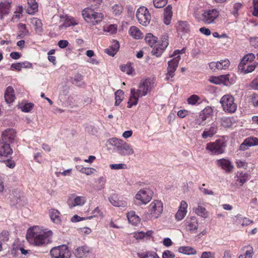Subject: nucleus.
I'll use <instances>...</instances> for the list:
<instances>
[{"label": "nucleus", "mask_w": 258, "mask_h": 258, "mask_svg": "<svg viewBox=\"0 0 258 258\" xmlns=\"http://www.w3.org/2000/svg\"><path fill=\"white\" fill-rule=\"evenodd\" d=\"M109 201L110 203L115 207H125L127 206V202L122 198H119L115 195H113L109 198Z\"/></svg>", "instance_id": "23"}, {"label": "nucleus", "mask_w": 258, "mask_h": 258, "mask_svg": "<svg viewBox=\"0 0 258 258\" xmlns=\"http://www.w3.org/2000/svg\"><path fill=\"white\" fill-rule=\"evenodd\" d=\"M51 220L56 224H59L61 221L60 214L55 209H51L49 212Z\"/></svg>", "instance_id": "33"}, {"label": "nucleus", "mask_w": 258, "mask_h": 258, "mask_svg": "<svg viewBox=\"0 0 258 258\" xmlns=\"http://www.w3.org/2000/svg\"><path fill=\"white\" fill-rule=\"evenodd\" d=\"M152 193L149 189H142L136 195V200L139 201L140 204H146L152 199Z\"/></svg>", "instance_id": "12"}, {"label": "nucleus", "mask_w": 258, "mask_h": 258, "mask_svg": "<svg viewBox=\"0 0 258 258\" xmlns=\"http://www.w3.org/2000/svg\"><path fill=\"white\" fill-rule=\"evenodd\" d=\"M19 33L18 37L20 38L24 37L25 36L29 35V31L26 28L25 24H19L18 25Z\"/></svg>", "instance_id": "40"}, {"label": "nucleus", "mask_w": 258, "mask_h": 258, "mask_svg": "<svg viewBox=\"0 0 258 258\" xmlns=\"http://www.w3.org/2000/svg\"><path fill=\"white\" fill-rule=\"evenodd\" d=\"M255 58V55L252 53H249L245 56L241 60L238 66V70H243V68L248 64L249 62H251Z\"/></svg>", "instance_id": "26"}, {"label": "nucleus", "mask_w": 258, "mask_h": 258, "mask_svg": "<svg viewBox=\"0 0 258 258\" xmlns=\"http://www.w3.org/2000/svg\"><path fill=\"white\" fill-rule=\"evenodd\" d=\"M236 163L237 166L239 168H242L244 169H246L247 168V165L244 161L242 160H237Z\"/></svg>", "instance_id": "61"}, {"label": "nucleus", "mask_w": 258, "mask_h": 258, "mask_svg": "<svg viewBox=\"0 0 258 258\" xmlns=\"http://www.w3.org/2000/svg\"><path fill=\"white\" fill-rule=\"evenodd\" d=\"M145 41L151 47L157 42V38L151 33H148L146 35Z\"/></svg>", "instance_id": "42"}, {"label": "nucleus", "mask_w": 258, "mask_h": 258, "mask_svg": "<svg viewBox=\"0 0 258 258\" xmlns=\"http://www.w3.org/2000/svg\"><path fill=\"white\" fill-rule=\"evenodd\" d=\"M234 97L230 95H224L220 99L222 108L226 112L232 113L237 110V104L235 103Z\"/></svg>", "instance_id": "5"}, {"label": "nucleus", "mask_w": 258, "mask_h": 258, "mask_svg": "<svg viewBox=\"0 0 258 258\" xmlns=\"http://www.w3.org/2000/svg\"><path fill=\"white\" fill-rule=\"evenodd\" d=\"M201 258H214V255L211 252H203Z\"/></svg>", "instance_id": "64"}, {"label": "nucleus", "mask_w": 258, "mask_h": 258, "mask_svg": "<svg viewBox=\"0 0 258 258\" xmlns=\"http://www.w3.org/2000/svg\"><path fill=\"white\" fill-rule=\"evenodd\" d=\"M124 97V93L123 91L121 90H117L115 93V105L118 106L119 103L122 101Z\"/></svg>", "instance_id": "43"}, {"label": "nucleus", "mask_w": 258, "mask_h": 258, "mask_svg": "<svg viewBox=\"0 0 258 258\" xmlns=\"http://www.w3.org/2000/svg\"><path fill=\"white\" fill-rule=\"evenodd\" d=\"M127 218L130 223L133 225H137L140 222V217L135 214L134 211H131L127 214Z\"/></svg>", "instance_id": "34"}, {"label": "nucleus", "mask_w": 258, "mask_h": 258, "mask_svg": "<svg viewBox=\"0 0 258 258\" xmlns=\"http://www.w3.org/2000/svg\"><path fill=\"white\" fill-rule=\"evenodd\" d=\"M11 3L5 1L0 4V15L1 17L8 15L10 10Z\"/></svg>", "instance_id": "32"}, {"label": "nucleus", "mask_w": 258, "mask_h": 258, "mask_svg": "<svg viewBox=\"0 0 258 258\" xmlns=\"http://www.w3.org/2000/svg\"><path fill=\"white\" fill-rule=\"evenodd\" d=\"M119 48V42L116 40H113L109 47L105 50V52L110 56H114Z\"/></svg>", "instance_id": "31"}, {"label": "nucleus", "mask_w": 258, "mask_h": 258, "mask_svg": "<svg viewBox=\"0 0 258 258\" xmlns=\"http://www.w3.org/2000/svg\"><path fill=\"white\" fill-rule=\"evenodd\" d=\"M5 98L7 103H12L15 99L14 90L11 86H9L5 93Z\"/></svg>", "instance_id": "27"}, {"label": "nucleus", "mask_w": 258, "mask_h": 258, "mask_svg": "<svg viewBox=\"0 0 258 258\" xmlns=\"http://www.w3.org/2000/svg\"><path fill=\"white\" fill-rule=\"evenodd\" d=\"M112 145L116 147L117 152L121 156H130L134 153L131 145L122 140L116 138L112 139Z\"/></svg>", "instance_id": "3"}, {"label": "nucleus", "mask_w": 258, "mask_h": 258, "mask_svg": "<svg viewBox=\"0 0 258 258\" xmlns=\"http://www.w3.org/2000/svg\"><path fill=\"white\" fill-rule=\"evenodd\" d=\"M178 251L180 253L187 255H195L197 254V251L190 246H180L178 248Z\"/></svg>", "instance_id": "38"}, {"label": "nucleus", "mask_w": 258, "mask_h": 258, "mask_svg": "<svg viewBox=\"0 0 258 258\" xmlns=\"http://www.w3.org/2000/svg\"><path fill=\"white\" fill-rule=\"evenodd\" d=\"M163 211V203L158 200L152 202L148 207V211L152 218H158L161 216Z\"/></svg>", "instance_id": "9"}, {"label": "nucleus", "mask_w": 258, "mask_h": 258, "mask_svg": "<svg viewBox=\"0 0 258 258\" xmlns=\"http://www.w3.org/2000/svg\"><path fill=\"white\" fill-rule=\"evenodd\" d=\"M130 34L136 39H140L142 37V33L140 30L135 26H132L129 30Z\"/></svg>", "instance_id": "41"}, {"label": "nucleus", "mask_w": 258, "mask_h": 258, "mask_svg": "<svg viewBox=\"0 0 258 258\" xmlns=\"http://www.w3.org/2000/svg\"><path fill=\"white\" fill-rule=\"evenodd\" d=\"M230 66V61L225 58L221 59L217 62H211L209 63V67L214 71L220 70H226L229 68Z\"/></svg>", "instance_id": "15"}, {"label": "nucleus", "mask_w": 258, "mask_h": 258, "mask_svg": "<svg viewBox=\"0 0 258 258\" xmlns=\"http://www.w3.org/2000/svg\"><path fill=\"white\" fill-rule=\"evenodd\" d=\"M121 70L128 75L132 74L134 69L131 63H127L124 66H120Z\"/></svg>", "instance_id": "49"}, {"label": "nucleus", "mask_w": 258, "mask_h": 258, "mask_svg": "<svg viewBox=\"0 0 258 258\" xmlns=\"http://www.w3.org/2000/svg\"><path fill=\"white\" fill-rule=\"evenodd\" d=\"M253 251L252 247H250L249 250H247L244 255V258H252Z\"/></svg>", "instance_id": "63"}, {"label": "nucleus", "mask_w": 258, "mask_h": 258, "mask_svg": "<svg viewBox=\"0 0 258 258\" xmlns=\"http://www.w3.org/2000/svg\"><path fill=\"white\" fill-rule=\"evenodd\" d=\"M16 132L13 128L6 130L2 133V139L4 142L12 143L15 139Z\"/></svg>", "instance_id": "17"}, {"label": "nucleus", "mask_w": 258, "mask_h": 258, "mask_svg": "<svg viewBox=\"0 0 258 258\" xmlns=\"http://www.w3.org/2000/svg\"><path fill=\"white\" fill-rule=\"evenodd\" d=\"M83 77L80 74L75 76L73 83L77 86H81L83 84Z\"/></svg>", "instance_id": "52"}, {"label": "nucleus", "mask_w": 258, "mask_h": 258, "mask_svg": "<svg viewBox=\"0 0 258 258\" xmlns=\"http://www.w3.org/2000/svg\"><path fill=\"white\" fill-rule=\"evenodd\" d=\"M217 165L227 172H231L234 168L231 162L228 159L222 158L216 161Z\"/></svg>", "instance_id": "18"}, {"label": "nucleus", "mask_w": 258, "mask_h": 258, "mask_svg": "<svg viewBox=\"0 0 258 258\" xmlns=\"http://www.w3.org/2000/svg\"><path fill=\"white\" fill-rule=\"evenodd\" d=\"M31 23L35 26V30L37 33L40 34L42 33L43 31L42 24L40 19L37 18H33L31 19Z\"/></svg>", "instance_id": "36"}, {"label": "nucleus", "mask_w": 258, "mask_h": 258, "mask_svg": "<svg viewBox=\"0 0 258 258\" xmlns=\"http://www.w3.org/2000/svg\"><path fill=\"white\" fill-rule=\"evenodd\" d=\"M53 258H70L71 253L66 245L54 247L50 251Z\"/></svg>", "instance_id": "8"}, {"label": "nucleus", "mask_w": 258, "mask_h": 258, "mask_svg": "<svg viewBox=\"0 0 258 258\" xmlns=\"http://www.w3.org/2000/svg\"><path fill=\"white\" fill-rule=\"evenodd\" d=\"M194 212L199 216L204 218H206L209 215V212L206 208L202 206L200 204L197 207L193 209Z\"/></svg>", "instance_id": "28"}, {"label": "nucleus", "mask_w": 258, "mask_h": 258, "mask_svg": "<svg viewBox=\"0 0 258 258\" xmlns=\"http://www.w3.org/2000/svg\"><path fill=\"white\" fill-rule=\"evenodd\" d=\"M258 145V138L256 137H250L246 139L243 143L240 146V150H244L248 147Z\"/></svg>", "instance_id": "24"}, {"label": "nucleus", "mask_w": 258, "mask_h": 258, "mask_svg": "<svg viewBox=\"0 0 258 258\" xmlns=\"http://www.w3.org/2000/svg\"><path fill=\"white\" fill-rule=\"evenodd\" d=\"M28 7L27 9V12L29 14H33L38 10V4L36 0H27Z\"/></svg>", "instance_id": "35"}, {"label": "nucleus", "mask_w": 258, "mask_h": 258, "mask_svg": "<svg viewBox=\"0 0 258 258\" xmlns=\"http://www.w3.org/2000/svg\"><path fill=\"white\" fill-rule=\"evenodd\" d=\"M22 7H19L14 12V14L12 18V20L13 21H18L19 20L22 16Z\"/></svg>", "instance_id": "45"}, {"label": "nucleus", "mask_w": 258, "mask_h": 258, "mask_svg": "<svg viewBox=\"0 0 258 258\" xmlns=\"http://www.w3.org/2000/svg\"><path fill=\"white\" fill-rule=\"evenodd\" d=\"M187 204L186 202L182 201L180 203L179 209L175 216V219L177 221H180L185 217L187 214Z\"/></svg>", "instance_id": "19"}, {"label": "nucleus", "mask_w": 258, "mask_h": 258, "mask_svg": "<svg viewBox=\"0 0 258 258\" xmlns=\"http://www.w3.org/2000/svg\"><path fill=\"white\" fill-rule=\"evenodd\" d=\"M112 13L115 16H119L121 14L123 8L120 4H115L112 7Z\"/></svg>", "instance_id": "47"}, {"label": "nucleus", "mask_w": 258, "mask_h": 258, "mask_svg": "<svg viewBox=\"0 0 258 258\" xmlns=\"http://www.w3.org/2000/svg\"><path fill=\"white\" fill-rule=\"evenodd\" d=\"M104 30L110 34H113L116 33L117 31V27L115 25H110L105 28Z\"/></svg>", "instance_id": "55"}, {"label": "nucleus", "mask_w": 258, "mask_h": 258, "mask_svg": "<svg viewBox=\"0 0 258 258\" xmlns=\"http://www.w3.org/2000/svg\"><path fill=\"white\" fill-rule=\"evenodd\" d=\"M212 112V110L211 108H206L203 110L202 113L200 115L199 124L204 125V123H203V122L205 121L209 116H210Z\"/></svg>", "instance_id": "37"}, {"label": "nucleus", "mask_w": 258, "mask_h": 258, "mask_svg": "<svg viewBox=\"0 0 258 258\" xmlns=\"http://www.w3.org/2000/svg\"><path fill=\"white\" fill-rule=\"evenodd\" d=\"M185 52V48H183L181 50H175L173 53L170 55V57H173V58L168 62L167 75L171 78L173 77L174 76V73L176 70L179 61L181 59L180 54H183Z\"/></svg>", "instance_id": "2"}, {"label": "nucleus", "mask_w": 258, "mask_h": 258, "mask_svg": "<svg viewBox=\"0 0 258 258\" xmlns=\"http://www.w3.org/2000/svg\"><path fill=\"white\" fill-rule=\"evenodd\" d=\"M81 173H85L87 175H89L94 173L96 171L94 168L90 167H84Z\"/></svg>", "instance_id": "57"}, {"label": "nucleus", "mask_w": 258, "mask_h": 258, "mask_svg": "<svg viewBox=\"0 0 258 258\" xmlns=\"http://www.w3.org/2000/svg\"><path fill=\"white\" fill-rule=\"evenodd\" d=\"M217 130L218 127L217 124L215 123H213L211 124L210 127L205 128L202 135V137L204 139H206L208 138H211L216 134Z\"/></svg>", "instance_id": "20"}, {"label": "nucleus", "mask_w": 258, "mask_h": 258, "mask_svg": "<svg viewBox=\"0 0 258 258\" xmlns=\"http://www.w3.org/2000/svg\"><path fill=\"white\" fill-rule=\"evenodd\" d=\"M177 31L181 36L188 33L189 25L186 21H179L176 25Z\"/></svg>", "instance_id": "25"}, {"label": "nucleus", "mask_w": 258, "mask_h": 258, "mask_svg": "<svg viewBox=\"0 0 258 258\" xmlns=\"http://www.w3.org/2000/svg\"><path fill=\"white\" fill-rule=\"evenodd\" d=\"M185 227L186 230L191 233H196L199 226L197 218L195 216L187 217L184 221Z\"/></svg>", "instance_id": "14"}, {"label": "nucleus", "mask_w": 258, "mask_h": 258, "mask_svg": "<svg viewBox=\"0 0 258 258\" xmlns=\"http://www.w3.org/2000/svg\"><path fill=\"white\" fill-rule=\"evenodd\" d=\"M226 143L223 140H218L214 142L208 143L206 149L215 154H221L224 152Z\"/></svg>", "instance_id": "10"}, {"label": "nucleus", "mask_w": 258, "mask_h": 258, "mask_svg": "<svg viewBox=\"0 0 258 258\" xmlns=\"http://www.w3.org/2000/svg\"><path fill=\"white\" fill-rule=\"evenodd\" d=\"M175 255L168 250H165L162 254V258H174Z\"/></svg>", "instance_id": "58"}, {"label": "nucleus", "mask_w": 258, "mask_h": 258, "mask_svg": "<svg viewBox=\"0 0 258 258\" xmlns=\"http://www.w3.org/2000/svg\"><path fill=\"white\" fill-rule=\"evenodd\" d=\"M168 0H153V4L156 8H162L167 3Z\"/></svg>", "instance_id": "50"}, {"label": "nucleus", "mask_w": 258, "mask_h": 258, "mask_svg": "<svg viewBox=\"0 0 258 258\" xmlns=\"http://www.w3.org/2000/svg\"><path fill=\"white\" fill-rule=\"evenodd\" d=\"M220 14L217 9H210L203 10L201 17V20L206 24L215 23Z\"/></svg>", "instance_id": "6"}, {"label": "nucleus", "mask_w": 258, "mask_h": 258, "mask_svg": "<svg viewBox=\"0 0 258 258\" xmlns=\"http://www.w3.org/2000/svg\"><path fill=\"white\" fill-rule=\"evenodd\" d=\"M221 125L224 127H229L231 126V119L228 117H223L221 119Z\"/></svg>", "instance_id": "53"}, {"label": "nucleus", "mask_w": 258, "mask_h": 258, "mask_svg": "<svg viewBox=\"0 0 258 258\" xmlns=\"http://www.w3.org/2000/svg\"><path fill=\"white\" fill-rule=\"evenodd\" d=\"M253 11L252 14L258 17V0H253Z\"/></svg>", "instance_id": "59"}, {"label": "nucleus", "mask_w": 258, "mask_h": 258, "mask_svg": "<svg viewBox=\"0 0 258 258\" xmlns=\"http://www.w3.org/2000/svg\"><path fill=\"white\" fill-rule=\"evenodd\" d=\"M109 167L111 169L113 170H118L126 168V165L123 163L110 164Z\"/></svg>", "instance_id": "54"}, {"label": "nucleus", "mask_w": 258, "mask_h": 258, "mask_svg": "<svg viewBox=\"0 0 258 258\" xmlns=\"http://www.w3.org/2000/svg\"><path fill=\"white\" fill-rule=\"evenodd\" d=\"M236 78L234 74H227L220 76V84L229 86L235 83Z\"/></svg>", "instance_id": "22"}, {"label": "nucleus", "mask_w": 258, "mask_h": 258, "mask_svg": "<svg viewBox=\"0 0 258 258\" xmlns=\"http://www.w3.org/2000/svg\"><path fill=\"white\" fill-rule=\"evenodd\" d=\"M249 86L253 90H258V76L250 82Z\"/></svg>", "instance_id": "56"}, {"label": "nucleus", "mask_w": 258, "mask_h": 258, "mask_svg": "<svg viewBox=\"0 0 258 258\" xmlns=\"http://www.w3.org/2000/svg\"><path fill=\"white\" fill-rule=\"evenodd\" d=\"M12 154L9 143H0V158L9 157Z\"/></svg>", "instance_id": "21"}, {"label": "nucleus", "mask_w": 258, "mask_h": 258, "mask_svg": "<svg viewBox=\"0 0 258 258\" xmlns=\"http://www.w3.org/2000/svg\"><path fill=\"white\" fill-rule=\"evenodd\" d=\"M172 16V6L168 5L164 9V22L168 25L170 24Z\"/></svg>", "instance_id": "29"}, {"label": "nucleus", "mask_w": 258, "mask_h": 258, "mask_svg": "<svg viewBox=\"0 0 258 258\" xmlns=\"http://www.w3.org/2000/svg\"><path fill=\"white\" fill-rule=\"evenodd\" d=\"M257 64V63L256 62H253L250 65L248 64L243 68V70H239V71L244 74L251 73L255 70Z\"/></svg>", "instance_id": "44"}, {"label": "nucleus", "mask_w": 258, "mask_h": 258, "mask_svg": "<svg viewBox=\"0 0 258 258\" xmlns=\"http://www.w3.org/2000/svg\"><path fill=\"white\" fill-rule=\"evenodd\" d=\"M152 81L150 79H147L142 81L137 90L135 89V93L140 97L145 96L148 91L151 88Z\"/></svg>", "instance_id": "13"}, {"label": "nucleus", "mask_w": 258, "mask_h": 258, "mask_svg": "<svg viewBox=\"0 0 258 258\" xmlns=\"http://www.w3.org/2000/svg\"><path fill=\"white\" fill-rule=\"evenodd\" d=\"M78 24V20H77L73 17H69L66 19L65 23H64V26L67 27H70L71 26H75L77 25Z\"/></svg>", "instance_id": "48"}, {"label": "nucleus", "mask_w": 258, "mask_h": 258, "mask_svg": "<svg viewBox=\"0 0 258 258\" xmlns=\"http://www.w3.org/2000/svg\"><path fill=\"white\" fill-rule=\"evenodd\" d=\"M82 15L86 22L91 23L93 25L101 22L103 19V15L102 13L95 12L93 9L90 8L83 10Z\"/></svg>", "instance_id": "4"}, {"label": "nucleus", "mask_w": 258, "mask_h": 258, "mask_svg": "<svg viewBox=\"0 0 258 258\" xmlns=\"http://www.w3.org/2000/svg\"><path fill=\"white\" fill-rule=\"evenodd\" d=\"M51 231L44 232L34 226L28 230L26 238L29 243L36 246H41L51 242Z\"/></svg>", "instance_id": "1"}, {"label": "nucleus", "mask_w": 258, "mask_h": 258, "mask_svg": "<svg viewBox=\"0 0 258 258\" xmlns=\"http://www.w3.org/2000/svg\"><path fill=\"white\" fill-rule=\"evenodd\" d=\"M136 17L139 23L144 26L148 25L151 20V16L147 8L143 6L138 9Z\"/></svg>", "instance_id": "11"}, {"label": "nucleus", "mask_w": 258, "mask_h": 258, "mask_svg": "<svg viewBox=\"0 0 258 258\" xmlns=\"http://www.w3.org/2000/svg\"><path fill=\"white\" fill-rule=\"evenodd\" d=\"M34 106V104L31 103H27L25 104H21L20 105V108L23 112H30Z\"/></svg>", "instance_id": "46"}, {"label": "nucleus", "mask_w": 258, "mask_h": 258, "mask_svg": "<svg viewBox=\"0 0 258 258\" xmlns=\"http://www.w3.org/2000/svg\"><path fill=\"white\" fill-rule=\"evenodd\" d=\"M168 44V36L166 34H163L161 37V40L153 48L151 54L157 57L161 56Z\"/></svg>", "instance_id": "7"}, {"label": "nucleus", "mask_w": 258, "mask_h": 258, "mask_svg": "<svg viewBox=\"0 0 258 258\" xmlns=\"http://www.w3.org/2000/svg\"><path fill=\"white\" fill-rule=\"evenodd\" d=\"M89 252V248L86 246H80L75 250V254L78 258H81Z\"/></svg>", "instance_id": "39"}, {"label": "nucleus", "mask_w": 258, "mask_h": 258, "mask_svg": "<svg viewBox=\"0 0 258 258\" xmlns=\"http://www.w3.org/2000/svg\"><path fill=\"white\" fill-rule=\"evenodd\" d=\"M86 202V198L84 196H76L74 199L70 198L68 205L71 209L76 206H82Z\"/></svg>", "instance_id": "16"}, {"label": "nucleus", "mask_w": 258, "mask_h": 258, "mask_svg": "<svg viewBox=\"0 0 258 258\" xmlns=\"http://www.w3.org/2000/svg\"><path fill=\"white\" fill-rule=\"evenodd\" d=\"M69 45V42L66 40H60L58 42V46L61 48H64Z\"/></svg>", "instance_id": "60"}, {"label": "nucleus", "mask_w": 258, "mask_h": 258, "mask_svg": "<svg viewBox=\"0 0 258 258\" xmlns=\"http://www.w3.org/2000/svg\"><path fill=\"white\" fill-rule=\"evenodd\" d=\"M140 97L135 93V89H132L131 90V96L127 102V107L131 108L133 105H136Z\"/></svg>", "instance_id": "30"}, {"label": "nucleus", "mask_w": 258, "mask_h": 258, "mask_svg": "<svg viewBox=\"0 0 258 258\" xmlns=\"http://www.w3.org/2000/svg\"><path fill=\"white\" fill-rule=\"evenodd\" d=\"M209 81L210 82L215 84H220V76L218 77L212 76L210 78Z\"/></svg>", "instance_id": "62"}, {"label": "nucleus", "mask_w": 258, "mask_h": 258, "mask_svg": "<svg viewBox=\"0 0 258 258\" xmlns=\"http://www.w3.org/2000/svg\"><path fill=\"white\" fill-rule=\"evenodd\" d=\"M200 100V97L197 95H192L187 99V102L189 104L196 105Z\"/></svg>", "instance_id": "51"}]
</instances>
